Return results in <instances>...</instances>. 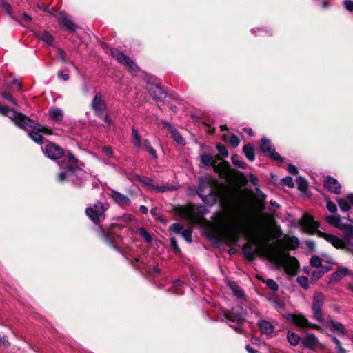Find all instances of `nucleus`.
<instances>
[{
	"label": "nucleus",
	"instance_id": "obj_5",
	"mask_svg": "<svg viewBox=\"0 0 353 353\" xmlns=\"http://www.w3.org/2000/svg\"><path fill=\"white\" fill-rule=\"evenodd\" d=\"M223 222L225 227L223 236L228 243H235L242 235H245L247 239L252 237L250 234L245 232L241 223L236 219L230 216Z\"/></svg>",
	"mask_w": 353,
	"mask_h": 353
},
{
	"label": "nucleus",
	"instance_id": "obj_11",
	"mask_svg": "<svg viewBox=\"0 0 353 353\" xmlns=\"http://www.w3.org/2000/svg\"><path fill=\"white\" fill-rule=\"evenodd\" d=\"M110 55L114 58L119 63L125 66L128 69L132 72H136L139 70L137 65L130 59V58L123 53L120 52L116 48L110 49Z\"/></svg>",
	"mask_w": 353,
	"mask_h": 353
},
{
	"label": "nucleus",
	"instance_id": "obj_17",
	"mask_svg": "<svg viewBox=\"0 0 353 353\" xmlns=\"http://www.w3.org/2000/svg\"><path fill=\"white\" fill-rule=\"evenodd\" d=\"M110 197L121 206L129 205L130 203V200L127 196L116 190L111 191Z\"/></svg>",
	"mask_w": 353,
	"mask_h": 353
},
{
	"label": "nucleus",
	"instance_id": "obj_8",
	"mask_svg": "<svg viewBox=\"0 0 353 353\" xmlns=\"http://www.w3.org/2000/svg\"><path fill=\"white\" fill-rule=\"evenodd\" d=\"M221 160L219 155L212 157L209 154H203L201 157V162L205 166L211 165L215 172H219L222 176H228L230 174V165L227 161H222L216 165L218 161Z\"/></svg>",
	"mask_w": 353,
	"mask_h": 353
},
{
	"label": "nucleus",
	"instance_id": "obj_55",
	"mask_svg": "<svg viewBox=\"0 0 353 353\" xmlns=\"http://www.w3.org/2000/svg\"><path fill=\"white\" fill-rule=\"evenodd\" d=\"M10 343L9 341L5 338V336H2L0 335V345L3 346L4 347H8L10 346Z\"/></svg>",
	"mask_w": 353,
	"mask_h": 353
},
{
	"label": "nucleus",
	"instance_id": "obj_60",
	"mask_svg": "<svg viewBox=\"0 0 353 353\" xmlns=\"http://www.w3.org/2000/svg\"><path fill=\"white\" fill-rule=\"evenodd\" d=\"M58 53L63 62L66 61V54L65 52L61 49L58 50Z\"/></svg>",
	"mask_w": 353,
	"mask_h": 353
},
{
	"label": "nucleus",
	"instance_id": "obj_53",
	"mask_svg": "<svg viewBox=\"0 0 353 353\" xmlns=\"http://www.w3.org/2000/svg\"><path fill=\"white\" fill-rule=\"evenodd\" d=\"M283 181L285 185H287L290 188L294 187V183H293V180H292V177H290V176L285 177L283 179Z\"/></svg>",
	"mask_w": 353,
	"mask_h": 353
},
{
	"label": "nucleus",
	"instance_id": "obj_2",
	"mask_svg": "<svg viewBox=\"0 0 353 353\" xmlns=\"http://www.w3.org/2000/svg\"><path fill=\"white\" fill-rule=\"evenodd\" d=\"M45 154L52 160L61 159L59 162L60 168L63 170L57 176L59 182L71 180L76 184H79L74 177L83 179L85 173L77 166L78 160L70 152L64 153L63 150L55 143H50L45 148Z\"/></svg>",
	"mask_w": 353,
	"mask_h": 353
},
{
	"label": "nucleus",
	"instance_id": "obj_3",
	"mask_svg": "<svg viewBox=\"0 0 353 353\" xmlns=\"http://www.w3.org/2000/svg\"><path fill=\"white\" fill-rule=\"evenodd\" d=\"M197 194L207 205H212L223 197L222 187L211 178L201 179Z\"/></svg>",
	"mask_w": 353,
	"mask_h": 353
},
{
	"label": "nucleus",
	"instance_id": "obj_43",
	"mask_svg": "<svg viewBox=\"0 0 353 353\" xmlns=\"http://www.w3.org/2000/svg\"><path fill=\"white\" fill-rule=\"evenodd\" d=\"M170 230L176 234H181L183 230V226L180 223H174L170 226Z\"/></svg>",
	"mask_w": 353,
	"mask_h": 353
},
{
	"label": "nucleus",
	"instance_id": "obj_62",
	"mask_svg": "<svg viewBox=\"0 0 353 353\" xmlns=\"http://www.w3.org/2000/svg\"><path fill=\"white\" fill-rule=\"evenodd\" d=\"M338 353H346V350L342 347L341 342L336 345Z\"/></svg>",
	"mask_w": 353,
	"mask_h": 353
},
{
	"label": "nucleus",
	"instance_id": "obj_59",
	"mask_svg": "<svg viewBox=\"0 0 353 353\" xmlns=\"http://www.w3.org/2000/svg\"><path fill=\"white\" fill-rule=\"evenodd\" d=\"M247 179L250 183H252L253 185H256V181H257V178L256 176H254L252 174H248Z\"/></svg>",
	"mask_w": 353,
	"mask_h": 353
},
{
	"label": "nucleus",
	"instance_id": "obj_4",
	"mask_svg": "<svg viewBox=\"0 0 353 353\" xmlns=\"http://www.w3.org/2000/svg\"><path fill=\"white\" fill-rule=\"evenodd\" d=\"M0 113L9 117L17 126L21 129H26V127H30L47 133H51L50 130H48L46 126L35 123L29 117L21 113L10 110L6 106L0 105Z\"/></svg>",
	"mask_w": 353,
	"mask_h": 353
},
{
	"label": "nucleus",
	"instance_id": "obj_32",
	"mask_svg": "<svg viewBox=\"0 0 353 353\" xmlns=\"http://www.w3.org/2000/svg\"><path fill=\"white\" fill-rule=\"evenodd\" d=\"M243 153L250 161H254L255 159L254 148L250 144H247L243 148Z\"/></svg>",
	"mask_w": 353,
	"mask_h": 353
},
{
	"label": "nucleus",
	"instance_id": "obj_23",
	"mask_svg": "<svg viewBox=\"0 0 353 353\" xmlns=\"http://www.w3.org/2000/svg\"><path fill=\"white\" fill-rule=\"evenodd\" d=\"M224 316L232 323H242L244 321L240 314L234 313L233 311L230 310H226L224 312Z\"/></svg>",
	"mask_w": 353,
	"mask_h": 353
},
{
	"label": "nucleus",
	"instance_id": "obj_38",
	"mask_svg": "<svg viewBox=\"0 0 353 353\" xmlns=\"http://www.w3.org/2000/svg\"><path fill=\"white\" fill-rule=\"evenodd\" d=\"M181 234L188 243H191L192 229H183V231L181 232Z\"/></svg>",
	"mask_w": 353,
	"mask_h": 353
},
{
	"label": "nucleus",
	"instance_id": "obj_13",
	"mask_svg": "<svg viewBox=\"0 0 353 353\" xmlns=\"http://www.w3.org/2000/svg\"><path fill=\"white\" fill-rule=\"evenodd\" d=\"M261 150L263 153H266L275 161H283V159L275 152L274 148L271 144L270 140L265 137L261 139Z\"/></svg>",
	"mask_w": 353,
	"mask_h": 353
},
{
	"label": "nucleus",
	"instance_id": "obj_64",
	"mask_svg": "<svg viewBox=\"0 0 353 353\" xmlns=\"http://www.w3.org/2000/svg\"><path fill=\"white\" fill-rule=\"evenodd\" d=\"M347 199L348 202L353 206V194H349L347 195Z\"/></svg>",
	"mask_w": 353,
	"mask_h": 353
},
{
	"label": "nucleus",
	"instance_id": "obj_46",
	"mask_svg": "<svg viewBox=\"0 0 353 353\" xmlns=\"http://www.w3.org/2000/svg\"><path fill=\"white\" fill-rule=\"evenodd\" d=\"M230 287L234 292V294L238 296V297H241L243 296V291L238 287L236 286V285H230Z\"/></svg>",
	"mask_w": 353,
	"mask_h": 353
},
{
	"label": "nucleus",
	"instance_id": "obj_44",
	"mask_svg": "<svg viewBox=\"0 0 353 353\" xmlns=\"http://www.w3.org/2000/svg\"><path fill=\"white\" fill-rule=\"evenodd\" d=\"M216 149L219 152V153L223 156L224 157H227L228 156V152L225 146L221 143L216 144Z\"/></svg>",
	"mask_w": 353,
	"mask_h": 353
},
{
	"label": "nucleus",
	"instance_id": "obj_63",
	"mask_svg": "<svg viewBox=\"0 0 353 353\" xmlns=\"http://www.w3.org/2000/svg\"><path fill=\"white\" fill-rule=\"evenodd\" d=\"M246 350L248 353H257V351L252 347H251L250 345H247L245 347Z\"/></svg>",
	"mask_w": 353,
	"mask_h": 353
},
{
	"label": "nucleus",
	"instance_id": "obj_54",
	"mask_svg": "<svg viewBox=\"0 0 353 353\" xmlns=\"http://www.w3.org/2000/svg\"><path fill=\"white\" fill-rule=\"evenodd\" d=\"M288 171L290 173V174H298V170H297V168L292 165V164H289L288 166Z\"/></svg>",
	"mask_w": 353,
	"mask_h": 353
},
{
	"label": "nucleus",
	"instance_id": "obj_51",
	"mask_svg": "<svg viewBox=\"0 0 353 353\" xmlns=\"http://www.w3.org/2000/svg\"><path fill=\"white\" fill-rule=\"evenodd\" d=\"M325 272V271H321V270L314 271V272H313V273L312 274V279H314V280H317L319 278H321Z\"/></svg>",
	"mask_w": 353,
	"mask_h": 353
},
{
	"label": "nucleus",
	"instance_id": "obj_14",
	"mask_svg": "<svg viewBox=\"0 0 353 353\" xmlns=\"http://www.w3.org/2000/svg\"><path fill=\"white\" fill-rule=\"evenodd\" d=\"M288 319L301 328L312 327L316 330L320 329V326L310 323L303 315L289 314Z\"/></svg>",
	"mask_w": 353,
	"mask_h": 353
},
{
	"label": "nucleus",
	"instance_id": "obj_45",
	"mask_svg": "<svg viewBox=\"0 0 353 353\" xmlns=\"http://www.w3.org/2000/svg\"><path fill=\"white\" fill-rule=\"evenodd\" d=\"M288 244L291 248L295 249L299 247V241L298 238L293 236V237L289 239Z\"/></svg>",
	"mask_w": 353,
	"mask_h": 353
},
{
	"label": "nucleus",
	"instance_id": "obj_36",
	"mask_svg": "<svg viewBox=\"0 0 353 353\" xmlns=\"http://www.w3.org/2000/svg\"><path fill=\"white\" fill-rule=\"evenodd\" d=\"M232 162L236 166L240 168H245L246 163L241 161L238 155H233L232 157Z\"/></svg>",
	"mask_w": 353,
	"mask_h": 353
},
{
	"label": "nucleus",
	"instance_id": "obj_37",
	"mask_svg": "<svg viewBox=\"0 0 353 353\" xmlns=\"http://www.w3.org/2000/svg\"><path fill=\"white\" fill-rule=\"evenodd\" d=\"M338 205L343 212H347L350 210V205L347 201L343 199H337Z\"/></svg>",
	"mask_w": 353,
	"mask_h": 353
},
{
	"label": "nucleus",
	"instance_id": "obj_34",
	"mask_svg": "<svg viewBox=\"0 0 353 353\" xmlns=\"http://www.w3.org/2000/svg\"><path fill=\"white\" fill-rule=\"evenodd\" d=\"M138 233L146 242L150 243L152 241L151 234L144 228H139L138 229Z\"/></svg>",
	"mask_w": 353,
	"mask_h": 353
},
{
	"label": "nucleus",
	"instance_id": "obj_27",
	"mask_svg": "<svg viewBox=\"0 0 353 353\" xmlns=\"http://www.w3.org/2000/svg\"><path fill=\"white\" fill-rule=\"evenodd\" d=\"M37 36L48 46L52 45L53 43V37L47 31L39 32L37 33Z\"/></svg>",
	"mask_w": 353,
	"mask_h": 353
},
{
	"label": "nucleus",
	"instance_id": "obj_35",
	"mask_svg": "<svg viewBox=\"0 0 353 353\" xmlns=\"http://www.w3.org/2000/svg\"><path fill=\"white\" fill-rule=\"evenodd\" d=\"M143 146L148 153L154 158L157 159V155L155 150L150 145V141L148 139L143 141Z\"/></svg>",
	"mask_w": 353,
	"mask_h": 353
},
{
	"label": "nucleus",
	"instance_id": "obj_6",
	"mask_svg": "<svg viewBox=\"0 0 353 353\" xmlns=\"http://www.w3.org/2000/svg\"><path fill=\"white\" fill-rule=\"evenodd\" d=\"M270 260L277 266L283 267L288 273L294 274L299 268V262L291 257L285 251L279 248H273Z\"/></svg>",
	"mask_w": 353,
	"mask_h": 353
},
{
	"label": "nucleus",
	"instance_id": "obj_20",
	"mask_svg": "<svg viewBox=\"0 0 353 353\" xmlns=\"http://www.w3.org/2000/svg\"><path fill=\"white\" fill-rule=\"evenodd\" d=\"M57 19L59 23L63 27H65L67 30L70 31H74L75 30V24L64 13H59L57 17Z\"/></svg>",
	"mask_w": 353,
	"mask_h": 353
},
{
	"label": "nucleus",
	"instance_id": "obj_31",
	"mask_svg": "<svg viewBox=\"0 0 353 353\" xmlns=\"http://www.w3.org/2000/svg\"><path fill=\"white\" fill-rule=\"evenodd\" d=\"M132 141L134 146L139 149L141 147V136L139 135L138 130L134 128H132Z\"/></svg>",
	"mask_w": 353,
	"mask_h": 353
},
{
	"label": "nucleus",
	"instance_id": "obj_7",
	"mask_svg": "<svg viewBox=\"0 0 353 353\" xmlns=\"http://www.w3.org/2000/svg\"><path fill=\"white\" fill-rule=\"evenodd\" d=\"M253 243L255 248L250 243H245L243 248L245 255L249 260L254 259L257 254L270 259L273 248L268 245V242H262L254 239Z\"/></svg>",
	"mask_w": 353,
	"mask_h": 353
},
{
	"label": "nucleus",
	"instance_id": "obj_29",
	"mask_svg": "<svg viewBox=\"0 0 353 353\" xmlns=\"http://www.w3.org/2000/svg\"><path fill=\"white\" fill-rule=\"evenodd\" d=\"M348 273V270L346 268H341L338 270L336 272L333 273L331 276V281L335 282L341 279L343 277L346 276Z\"/></svg>",
	"mask_w": 353,
	"mask_h": 353
},
{
	"label": "nucleus",
	"instance_id": "obj_21",
	"mask_svg": "<svg viewBox=\"0 0 353 353\" xmlns=\"http://www.w3.org/2000/svg\"><path fill=\"white\" fill-rule=\"evenodd\" d=\"M49 117L50 119L57 123H61L63 119V111L58 108H52L48 112Z\"/></svg>",
	"mask_w": 353,
	"mask_h": 353
},
{
	"label": "nucleus",
	"instance_id": "obj_16",
	"mask_svg": "<svg viewBox=\"0 0 353 353\" xmlns=\"http://www.w3.org/2000/svg\"><path fill=\"white\" fill-rule=\"evenodd\" d=\"M325 187L331 192L334 193L336 194H339L341 193V185L338 182V181L331 176H327L325 182Z\"/></svg>",
	"mask_w": 353,
	"mask_h": 353
},
{
	"label": "nucleus",
	"instance_id": "obj_24",
	"mask_svg": "<svg viewBox=\"0 0 353 353\" xmlns=\"http://www.w3.org/2000/svg\"><path fill=\"white\" fill-rule=\"evenodd\" d=\"M302 343L305 347L312 348L316 346L318 339L314 334H310L303 339Z\"/></svg>",
	"mask_w": 353,
	"mask_h": 353
},
{
	"label": "nucleus",
	"instance_id": "obj_47",
	"mask_svg": "<svg viewBox=\"0 0 353 353\" xmlns=\"http://www.w3.org/2000/svg\"><path fill=\"white\" fill-rule=\"evenodd\" d=\"M101 152L103 155L108 157H111L113 155V150H112V148H110L109 146L104 147L102 149Z\"/></svg>",
	"mask_w": 353,
	"mask_h": 353
},
{
	"label": "nucleus",
	"instance_id": "obj_30",
	"mask_svg": "<svg viewBox=\"0 0 353 353\" xmlns=\"http://www.w3.org/2000/svg\"><path fill=\"white\" fill-rule=\"evenodd\" d=\"M185 216L187 218L193 223H197L200 222L201 218L194 214V209L193 208H189L185 210Z\"/></svg>",
	"mask_w": 353,
	"mask_h": 353
},
{
	"label": "nucleus",
	"instance_id": "obj_9",
	"mask_svg": "<svg viewBox=\"0 0 353 353\" xmlns=\"http://www.w3.org/2000/svg\"><path fill=\"white\" fill-rule=\"evenodd\" d=\"M106 210L107 206L104 203L97 202L93 206L87 208L85 213L92 222L97 224L104 219V212Z\"/></svg>",
	"mask_w": 353,
	"mask_h": 353
},
{
	"label": "nucleus",
	"instance_id": "obj_15",
	"mask_svg": "<svg viewBox=\"0 0 353 353\" xmlns=\"http://www.w3.org/2000/svg\"><path fill=\"white\" fill-rule=\"evenodd\" d=\"M92 108L96 112L97 115H101L105 108V103L102 99L101 94L97 93L93 99L91 103Z\"/></svg>",
	"mask_w": 353,
	"mask_h": 353
},
{
	"label": "nucleus",
	"instance_id": "obj_48",
	"mask_svg": "<svg viewBox=\"0 0 353 353\" xmlns=\"http://www.w3.org/2000/svg\"><path fill=\"white\" fill-rule=\"evenodd\" d=\"M326 208L331 213H335L337 210L336 205L330 201H327Z\"/></svg>",
	"mask_w": 353,
	"mask_h": 353
},
{
	"label": "nucleus",
	"instance_id": "obj_18",
	"mask_svg": "<svg viewBox=\"0 0 353 353\" xmlns=\"http://www.w3.org/2000/svg\"><path fill=\"white\" fill-rule=\"evenodd\" d=\"M148 92L153 99L162 100L165 97V93L161 87L157 85H150L148 87Z\"/></svg>",
	"mask_w": 353,
	"mask_h": 353
},
{
	"label": "nucleus",
	"instance_id": "obj_10",
	"mask_svg": "<svg viewBox=\"0 0 353 353\" xmlns=\"http://www.w3.org/2000/svg\"><path fill=\"white\" fill-rule=\"evenodd\" d=\"M324 295L319 292H315L312 299V312L313 317L321 323L324 322L322 314V307L324 303Z\"/></svg>",
	"mask_w": 353,
	"mask_h": 353
},
{
	"label": "nucleus",
	"instance_id": "obj_25",
	"mask_svg": "<svg viewBox=\"0 0 353 353\" xmlns=\"http://www.w3.org/2000/svg\"><path fill=\"white\" fill-rule=\"evenodd\" d=\"M259 326L263 333L270 334L274 332L273 325L265 320H261L259 322Z\"/></svg>",
	"mask_w": 353,
	"mask_h": 353
},
{
	"label": "nucleus",
	"instance_id": "obj_52",
	"mask_svg": "<svg viewBox=\"0 0 353 353\" xmlns=\"http://www.w3.org/2000/svg\"><path fill=\"white\" fill-rule=\"evenodd\" d=\"M345 8L349 11H353V1L350 0H345L343 1Z\"/></svg>",
	"mask_w": 353,
	"mask_h": 353
},
{
	"label": "nucleus",
	"instance_id": "obj_26",
	"mask_svg": "<svg viewBox=\"0 0 353 353\" xmlns=\"http://www.w3.org/2000/svg\"><path fill=\"white\" fill-rule=\"evenodd\" d=\"M48 130H50L51 133H47V132H45L43 131H41V130H38L37 129H35L37 130V132L35 131H31L29 132V136L36 143H41L42 141H43V136L40 134L39 132H43L44 134H52V130L48 128L47 127H46Z\"/></svg>",
	"mask_w": 353,
	"mask_h": 353
},
{
	"label": "nucleus",
	"instance_id": "obj_33",
	"mask_svg": "<svg viewBox=\"0 0 353 353\" xmlns=\"http://www.w3.org/2000/svg\"><path fill=\"white\" fill-rule=\"evenodd\" d=\"M287 339H288V342L292 345H294V346L298 345V343H299V341H300L299 336L296 334L292 332H288Z\"/></svg>",
	"mask_w": 353,
	"mask_h": 353
},
{
	"label": "nucleus",
	"instance_id": "obj_61",
	"mask_svg": "<svg viewBox=\"0 0 353 353\" xmlns=\"http://www.w3.org/2000/svg\"><path fill=\"white\" fill-rule=\"evenodd\" d=\"M58 77L59 78H62L64 81H67L69 79V75L68 74H64L61 71L58 72Z\"/></svg>",
	"mask_w": 353,
	"mask_h": 353
},
{
	"label": "nucleus",
	"instance_id": "obj_42",
	"mask_svg": "<svg viewBox=\"0 0 353 353\" xmlns=\"http://www.w3.org/2000/svg\"><path fill=\"white\" fill-rule=\"evenodd\" d=\"M265 283L270 290H272L273 291L278 290L279 286H278L277 283H276V281H274L273 279H267L265 281Z\"/></svg>",
	"mask_w": 353,
	"mask_h": 353
},
{
	"label": "nucleus",
	"instance_id": "obj_56",
	"mask_svg": "<svg viewBox=\"0 0 353 353\" xmlns=\"http://www.w3.org/2000/svg\"><path fill=\"white\" fill-rule=\"evenodd\" d=\"M2 8L8 13V14L11 15L12 8L9 3L3 2L2 3Z\"/></svg>",
	"mask_w": 353,
	"mask_h": 353
},
{
	"label": "nucleus",
	"instance_id": "obj_28",
	"mask_svg": "<svg viewBox=\"0 0 353 353\" xmlns=\"http://www.w3.org/2000/svg\"><path fill=\"white\" fill-rule=\"evenodd\" d=\"M223 140L225 143H228L234 147H237L240 143L239 139L234 134H223Z\"/></svg>",
	"mask_w": 353,
	"mask_h": 353
},
{
	"label": "nucleus",
	"instance_id": "obj_39",
	"mask_svg": "<svg viewBox=\"0 0 353 353\" xmlns=\"http://www.w3.org/2000/svg\"><path fill=\"white\" fill-rule=\"evenodd\" d=\"M112 232L108 231L107 235L105 236L106 241L114 245V246L118 245L117 240L115 239V236L113 234Z\"/></svg>",
	"mask_w": 353,
	"mask_h": 353
},
{
	"label": "nucleus",
	"instance_id": "obj_1",
	"mask_svg": "<svg viewBox=\"0 0 353 353\" xmlns=\"http://www.w3.org/2000/svg\"><path fill=\"white\" fill-rule=\"evenodd\" d=\"M325 220L331 225L346 232L347 234L344 240L334 235L318 230V223L315 222L312 216L309 214H305L303 215L301 220V225L308 232H316L320 237L324 238L335 248H341L347 246L349 250L353 251V229L350 226L343 223L339 215L327 216L325 217Z\"/></svg>",
	"mask_w": 353,
	"mask_h": 353
},
{
	"label": "nucleus",
	"instance_id": "obj_58",
	"mask_svg": "<svg viewBox=\"0 0 353 353\" xmlns=\"http://www.w3.org/2000/svg\"><path fill=\"white\" fill-rule=\"evenodd\" d=\"M31 20H32V18H31L29 15H28V14H23L22 15V17H21V23H22L23 24H24V23H29Z\"/></svg>",
	"mask_w": 353,
	"mask_h": 353
},
{
	"label": "nucleus",
	"instance_id": "obj_57",
	"mask_svg": "<svg viewBox=\"0 0 353 353\" xmlns=\"http://www.w3.org/2000/svg\"><path fill=\"white\" fill-rule=\"evenodd\" d=\"M170 242H171V245L173 248V249L177 252L179 251V246L177 244V240L174 237L171 238Z\"/></svg>",
	"mask_w": 353,
	"mask_h": 353
},
{
	"label": "nucleus",
	"instance_id": "obj_22",
	"mask_svg": "<svg viewBox=\"0 0 353 353\" xmlns=\"http://www.w3.org/2000/svg\"><path fill=\"white\" fill-rule=\"evenodd\" d=\"M163 125L172 134L173 139H174L175 141L181 145L185 144V139L183 138V137L174 127L172 126L171 124L167 122L163 123Z\"/></svg>",
	"mask_w": 353,
	"mask_h": 353
},
{
	"label": "nucleus",
	"instance_id": "obj_40",
	"mask_svg": "<svg viewBox=\"0 0 353 353\" xmlns=\"http://www.w3.org/2000/svg\"><path fill=\"white\" fill-rule=\"evenodd\" d=\"M297 282L304 289H307L309 288V281L305 276H299L297 278Z\"/></svg>",
	"mask_w": 353,
	"mask_h": 353
},
{
	"label": "nucleus",
	"instance_id": "obj_41",
	"mask_svg": "<svg viewBox=\"0 0 353 353\" xmlns=\"http://www.w3.org/2000/svg\"><path fill=\"white\" fill-rule=\"evenodd\" d=\"M310 264L314 268H319L321 266V260L317 256H313L310 259Z\"/></svg>",
	"mask_w": 353,
	"mask_h": 353
},
{
	"label": "nucleus",
	"instance_id": "obj_19",
	"mask_svg": "<svg viewBox=\"0 0 353 353\" xmlns=\"http://www.w3.org/2000/svg\"><path fill=\"white\" fill-rule=\"evenodd\" d=\"M327 325L330 327V330L333 332H336L339 334L345 335V329L342 323L335 321L331 318H327L326 321Z\"/></svg>",
	"mask_w": 353,
	"mask_h": 353
},
{
	"label": "nucleus",
	"instance_id": "obj_49",
	"mask_svg": "<svg viewBox=\"0 0 353 353\" xmlns=\"http://www.w3.org/2000/svg\"><path fill=\"white\" fill-rule=\"evenodd\" d=\"M1 96L2 97L7 100V101H10L11 103H12L14 105H17V102L16 101L14 100V99L12 97V95L8 92H3L1 94Z\"/></svg>",
	"mask_w": 353,
	"mask_h": 353
},
{
	"label": "nucleus",
	"instance_id": "obj_50",
	"mask_svg": "<svg viewBox=\"0 0 353 353\" xmlns=\"http://www.w3.org/2000/svg\"><path fill=\"white\" fill-rule=\"evenodd\" d=\"M298 186L299 189L301 191H305L307 190V185L305 181L302 179H299L298 180Z\"/></svg>",
	"mask_w": 353,
	"mask_h": 353
},
{
	"label": "nucleus",
	"instance_id": "obj_12",
	"mask_svg": "<svg viewBox=\"0 0 353 353\" xmlns=\"http://www.w3.org/2000/svg\"><path fill=\"white\" fill-rule=\"evenodd\" d=\"M138 180L145 185L148 188L149 190L153 192H163L165 191H170L174 190L173 186L169 185H155L153 183V181L147 177L141 178L139 176H137Z\"/></svg>",
	"mask_w": 353,
	"mask_h": 353
}]
</instances>
